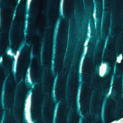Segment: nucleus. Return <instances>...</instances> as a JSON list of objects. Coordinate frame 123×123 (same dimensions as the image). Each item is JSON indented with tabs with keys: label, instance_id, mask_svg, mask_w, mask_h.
Here are the masks:
<instances>
[{
	"label": "nucleus",
	"instance_id": "obj_1",
	"mask_svg": "<svg viewBox=\"0 0 123 123\" xmlns=\"http://www.w3.org/2000/svg\"><path fill=\"white\" fill-rule=\"evenodd\" d=\"M121 113L118 111H114V113L111 114V116L105 118L104 122L102 123L99 121L98 123H110L114 121H117L123 117V110H121Z\"/></svg>",
	"mask_w": 123,
	"mask_h": 123
},
{
	"label": "nucleus",
	"instance_id": "obj_2",
	"mask_svg": "<svg viewBox=\"0 0 123 123\" xmlns=\"http://www.w3.org/2000/svg\"><path fill=\"white\" fill-rule=\"evenodd\" d=\"M116 97L118 98H113L114 101L116 103L120 104L122 106L121 110H123V96L118 95Z\"/></svg>",
	"mask_w": 123,
	"mask_h": 123
},
{
	"label": "nucleus",
	"instance_id": "obj_3",
	"mask_svg": "<svg viewBox=\"0 0 123 123\" xmlns=\"http://www.w3.org/2000/svg\"><path fill=\"white\" fill-rule=\"evenodd\" d=\"M11 2L10 0H6L5 1H3L1 3V5L0 6V8H3L5 6V5L7 2L10 3Z\"/></svg>",
	"mask_w": 123,
	"mask_h": 123
},
{
	"label": "nucleus",
	"instance_id": "obj_4",
	"mask_svg": "<svg viewBox=\"0 0 123 123\" xmlns=\"http://www.w3.org/2000/svg\"><path fill=\"white\" fill-rule=\"evenodd\" d=\"M92 71V72L93 73H94L93 75L95 78H98L100 79H102V77H101L99 75V70L97 71L96 73V74H94V73L93 71Z\"/></svg>",
	"mask_w": 123,
	"mask_h": 123
},
{
	"label": "nucleus",
	"instance_id": "obj_5",
	"mask_svg": "<svg viewBox=\"0 0 123 123\" xmlns=\"http://www.w3.org/2000/svg\"><path fill=\"white\" fill-rule=\"evenodd\" d=\"M26 0H21L20 1V4L23 8H24L25 6V1Z\"/></svg>",
	"mask_w": 123,
	"mask_h": 123
},
{
	"label": "nucleus",
	"instance_id": "obj_6",
	"mask_svg": "<svg viewBox=\"0 0 123 123\" xmlns=\"http://www.w3.org/2000/svg\"><path fill=\"white\" fill-rule=\"evenodd\" d=\"M39 4V3L38 2L35 3V2H33V5H31V8H32L33 9L36 10L37 9V8L35 6V5H38Z\"/></svg>",
	"mask_w": 123,
	"mask_h": 123
},
{
	"label": "nucleus",
	"instance_id": "obj_7",
	"mask_svg": "<svg viewBox=\"0 0 123 123\" xmlns=\"http://www.w3.org/2000/svg\"><path fill=\"white\" fill-rule=\"evenodd\" d=\"M6 58L7 59H8L10 60H11L12 59H14V58L12 57L10 55H7L6 57Z\"/></svg>",
	"mask_w": 123,
	"mask_h": 123
},
{
	"label": "nucleus",
	"instance_id": "obj_8",
	"mask_svg": "<svg viewBox=\"0 0 123 123\" xmlns=\"http://www.w3.org/2000/svg\"><path fill=\"white\" fill-rule=\"evenodd\" d=\"M28 90L27 88L25 89L23 93L24 94H27L28 93Z\"/></svg>",
	"mask_w": 123,
	"mask_h": 123
},
{
	"label": "nucleus",
	"instance_id": "obj_9",
	"mask_svg": "<svg viewBox=\"0 0 123 123\" xmlns=\"http://www.w3.org/2000/svg\"><path fill=\"white\" fill-rule=\"evenodd\" d=\"M109 57H111V56H110V55H106L105 57L104 58H103L102 59L103 60H104V59H107V58Z\"/></svg>",
	"mask_w": 123,
	"mask_h": 123
},
{
	"label": "nucleus",
	"instance_id": "obj_10",
	"mask_svg": "<svg viewBox=\"0 0 123 123\" xmlns=\"http://www.w3.org/2000/svg\"><path fill=\"white\" fill-rule=\"evenodd\" d=\"M119 26L120 27L121 29H123V23L121 24V25H119Z\"/></svg>",
	"mask_w": 123,
	"mask_h": 123
},
{
	"label": "nucleus",
	"instance_id": "obj_11",
	"mask_svg": "<svg viewBox=\"0 0 123 123\" xmlns=\"http://www.w3.org/2000/svg\"><path fill=\"white\" fill-rule=\"evenodd\" d=\"M29 64H28V63H27V65H28L29 66V67H30L31 64L32 63L31 61H30L29 62Z\"/></svg>",
	"mask_w": 123,
	"mask_h": 123
},
{
	"label": "nucleus",
	"instance_id": "obj_12",
	"mask_svg": "<svg viewBox=\"0 0 123 123\" xmlns=\"http://www.w3.org/2000/svg\"><path fill=\"white\" fill-rule=\"evenodd\" d=\"M19 109L18 111H19V112H18V113L19 114H20L21 113V112L22 111V110L21 109V107L20 106H19Z\"/></svg>",
	"mask_w": 123,
	"mask_h": 123
},
{
	"label": "nucleus",
	"instance_id": "obj_13",
	"mask_svg": "<svg viewBox=\"0 0 123 123\" xmlns=\"http://www.w3.org/2000/svg\"><path fill=\"white\" fill-rule=\"evenodd\" d=\"M121 53L122 54L123 57V46L122 47L121 49Z\"/></svg>",
	"mask_w": 123,
	"mask_h": 123
},
{
	"label": "nucleus",
	"instance_id": "obj_14",
	"mask_svg": "<svg viewBox=\"0 0 123 123\" xmlns=\"http://www.w3.org/2000/svg\"><path fill=\"white\" fill-rule=\"evenodd\" d=\"M18 0H14V2L15 3H18Z\"/></svg>",
	"mask_w": 123,
	"mask_h": 123
},
{
	"label": "nucleus",
	"instance_id": "obj_15",
	"mask_svg": "<svg viewBox=\"0 0 123 123\" xmlns=\"http://www.w3.org/2000/svg\"><path fill=\"white\" fill-rule=\"evenodd\" d=\"M46 122L44 119L43 120V122H41V123H46Z\"/></svg>",
	"mask_w": 123,
	"mask_h": 123
},
{
	"label": "nucleus",
	"instance_id": "obj_16",
	"mask_svg": "<svg viewBox=\"0 0 123 123\" xmlns=\"http://www.w3.org/2000/svg\"><path fill=\"white\" fill-rule=\"evenodd\" d=\"M115 62L116 63V65L117 64H119L118 63H117V62H116L115 61Z\"/></svg>",
	"mask_w": 123,
	"mask_h": 123
},
{
	"label": "nucleus",
	"instance_id": "obj_17",
	"mask_svg": "<svg viewBox=\"0 0 123 123\" xmlns=\"http://www.w3.org/2000/svg\"><path fill=\"white\" fill-rule=\"evenodd\" d=\"M19 123H24L23 122H19ZM25 123H28V122H26Z\"/></svg>",
	"mask_w": 123,
	"mask_h": 123
},
{
	"label": "nucleus",
	"instance_id": "obj_18",
	"mask_svg": "<svg viewBox=\"0 0 123 123\" xmlns=\"http://www.w3.org/2000/svg\"><path fill=\"white\" fill-rule=\"evenodd\" d=\"M115 52H116V53H117V51H115Z\"/></svg>",
	"mask_w": 123,
	"mask_h": 123
},
{
	"label": "nucleus",
	"instance_id": "obj_19",
	"mask_svg": "<svg viewBox=\"0 0 123 123\" xmlns=\"http://www.w3.org/2000/svg\"><path fill=\"white\" fill-rule=\"evenodd\" d=\"M27 59H29V57H28L27 58Z\"/></svg>",
	"mask_w": 123,
	"mask_h": 123
},
{
	"label": "nucleus",
	"instance_id": "obj_20",
	"mask_svg": "<svg viewBox=\"0 0 123 123\" xmlns=\"http://www.w3.org/2000/svg\"><path fill=\"white\" fill-rule=\"evenodd\" d=\"M20 116H22L20 115Z\"/></svg>",
	"mask_w": 123,
	"mask_h": 123
},
{
	"label": "nucleus",
	"instance_id": "obj_21",
	"mask_svg": "<svg viewBox=\"0 0 123 123\" xmlns=\"http://www.w3.org/2000/svg\"><path fill=\"white\" fill-rule=\"evenodd\" d=\"M24 116L25 117V115H24Z\"/></svg>",
	"mask_w": 123,
	"mask_h": 123
},
{
	"label": "nucleus",
	"instance_id": "obj_22",
	"mask_svg": "<svg viewBox=\"0 0 123 123\" xmlns=\"http://www.w3.org/2000/svg\"><path fill=\"white\" fill-rule=\"evenodd\" d=\"M49 0H48V1H49Z\"/></svg>",
	"mask_w": 123,
	"mask_h": 123
}]
</instances>
